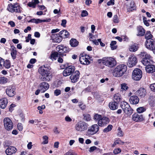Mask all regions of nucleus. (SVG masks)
Segmentation results:
<instances>
[{
    "label": "nucleus",
    "instance_id": "6ab92c4d",
    "mask_svg": "<svg viewBox=\"0 0 155 155\" xmlns=\"http://www.w3.org/2000/svg\"><path fill=\"white\" fill-rule=\"evenodd\" d=\"M51 38L53 42L59 43L62 40V39L60 34H52L51 35Z\"/></svg>",
    "mask_w": 155,
    "mask_h": 155
},
{
    "label": "nucleus",
    "instance_id": "58836bf2",
    "mask_svg": "<svg viewBox=\"0 0 155 155\" xmlns=\"http://www.w3.org/2000/svg\"><path fill=\"white\" fill-rule=\"evenodd\" d=\"M4 63L3 66L6 68H9L11 67V63L9 60H6L5 61H4Z\"/></svg>",
    "mask_w": 155,
    "mask_h": 155
},
{
    "label": "nucleus",
    "instance_id": "69168bd1",
    "mask_svg": "<svg viewBox=\"0 0 155 155\" xmlns=\"http://www.w3.org/2000/svg\"><path fill=\"white\" fill-rule=\"evenodd\" d=\"M65 120L67 122H71L72 121V119L68 116H67L65 117Z\"/></svg>",
    "mask_w": 155,
    "mask_h": 155
},
{
    "label": "nucleus",
    "instance_id": "bf43d9fd",
    "mask_svg": "<svg viewBox=\"0 0 155 155\" xmlns=\"http://www.w3.org/2000/svg\"><path fill=\"white\" fill-rule=\"evenodd\" d=\"M97 147L95 146H93L90 147L89 151L90 152H92L97 149Z\"/></svg>",
    "mask_w": 155,
    "mask_h": 155
},
{
    "label": "nucleus",
    "instance_id": "c03bdc74",
    "mask_svg": "<svg viewBox=\"0 0 155 155\" xmlns=\"http://www.w3.org/2000/svg\"><path fill=\"white\" fill-rule=\"evenodd\" d=\"M137 112L139 113H142L146 110V109L143 107L138 108L137 109Z\"/></svg>",
    "mask_w": 155,
    "mask_h": 155
},
{
    "label": "nucleus",
    "instance_id": "4be33fe9",
    "mask_svg": "<svg viewBox=\"0 0 155 155\" xmlns=\"http://www.w3.org/2000/svg\"><path fill=\"white\" fill-rule=\"evenodd\" d=\"M132 119L135 122H138L143 120V118L141 114L135 113L132 115Z\"/></svg>",
    "mask_w": 155,
    "mask_h": 155
},
{
    "label": "nucleus",
    "instance_id": "2f4dec72",
    "mask_svg": "<svg viewBox=\"0 0 155 155\" xmlns=\"http://www.w3.org/2000/svg\"><path fill=\"white\" fill-rule=\"evenodd\" d=\"M78 41L76 39L74 38L71 39L70 41V45L72 47L77 46L78 44Z\"/></svg>",
    "mask_w": 155,
    "mask_h": 155
},
{
    "label": "nucleus",
    "instance_id": "f8f14e48",
    "mask_svg": "<svg viewBox=\"0 0 155 155\" xmlns=\"http://www.w3.org/2000/svg\"><path fill=\"white\" fill-rule=\"evenodd\" d=\"M137 62V59L134 55H131L129 58L127 64L129 67L131 68L135 66Z\"/></svg>",
    "mask_w": 155,
    "mask_h": 155
},
{
    "label": "nucleus",
    "instance_id": "0eeeda50",
    "mask_svg": "<svg viewBox=\"0 0 155 155\" xmlns=\"http://www.w3.org/2000/svg\"><path fill=\"white\" fill-rule=\"evenodd\" d=\"M92 58L91 57L88 55L81 54L79 58L80 61L83 64L87 65L90 63L89 60H92Z\"/></svg>",
    "mask_w": 155,
    "mask_h": 155
},
{
    "label": "nucleus",
    "instance_id": "ddd939ff",
    "mask_svg": "<svg viewBox=\"0 0 155 155\" xmlns=\"http://www.w3.org/2000/svg\"><path fill=\"white\" fill-rule=\"evenodd\" d=\"M56 50L58 53L61 54L68 52L70 51V49L68 47L62 45H58L56 47Z\"/></svg>",
    "mask_w": 155,
    "mask_h": 155
},
{
    "label": "nucleus",
    "instance_id": "bb28decb",
    "mask_svg": "<svg viewBox=\"0 0 155 155\" xmlns=\"http://www.w3.org/2000/svg\"><path fill=\"white\" fill-rule=\"evenodd\" d=\"M109 107L111 110H115L118 107V103L115 101L111 102L109 103Z\"/></svg>",
    "mask_w": 155,
    "mask_h": 155
},
{
    "label": "nucleus",
    "instance_id": "13d9d810",
    "mask_svg": "<svg viewBox=\"0 0 155 155\" xmlns=\"http://www.w3.org/2000/svg\"><path fill=\"white\" fill-rule=\"evenodd\" d=\"M114 4V0H110V1L108 2L107 3V5L108 6L110 5H113Z\"/></svg>",
    "mask_w": 155,
    "mask_h": 155
},
{
    "label": "nucleus",
    "instance_id": "6e6d98bb",
    "mask_svg": "<svg viewBox=\"0 0 155 155\" xmlns=\"http://www.w3.org/2000/svg\"><path fill=\"white\" fill-rule=\"evenodd\" d=\"M4 60L0 57V68H2L4 65Z\"/></svg>",
    "mask_w": 155,
    "mask_h": 155
},
{
    "label": "nucleus",
    "instance_id": "39448f33",
    "mask_svg": "<svg viewBox=\"0 0 155 155\" xmlns=\"http://www.w3.org/2000/svg\"><path fill=\"white\" fill-rule=\"evenodd\" d=\"M88 126L87 123L83 121H80L76 124L75 129L78 131L82 132L87 130Z\"/></svg>",
    "mask_w": 155,
    "mask_h": 155
},
{
    "label": "nucleus",
    "instance_id": "774afa93",
    "mask_svg": "<svg viewBox=\"0 0 155 155\" xmlns=\"http://www.w3.org/2000/svg\"><path fill=\"white\" fill-rule=\"evenodd\" d=\"M31 28L30 27L28 26H27V28H26L24 30V32L25 33H27L28 32V31H30L31 30Z\"/></svg>",
    "mask_w": 155,
    "mask_h": 155
},
{
    "label": "nucleus",
    "instance_id": "e433bc0d",
    "mask_svg": "<svg viewBox=\"0 0 155 155\" xmlns=\"http://www.w3.org/2000/svg\"><path fill=\"white\" fill-rule=\"evenodd\" d=\"M59 54V53L57 52H54L51 54L50 56V58L52 60H55L56 59V58L58 57Z\"/></svg>",
    "mask_w": 155,
    "mask_h": 155
},
{
    "label": "nucleus",
    "instance_id": "09e8293b",
    "mask_svg": "<svg viewBox=\"0 0 155 155\" xmlns=\"http://www.w3.org/2000/svg\"><path fill=\"white\" fill-rule=\"evenodd\" d=\"M88 15V13L86 10H83L82 12L81 15L82 17L87 16Z\"/></svg>",
    "mask_w": 155,
    "mask_h": 155
},
{
    "label": "nucleus",
    "instance_id": "338daca9",
    "mask_svg": "<svg viewBox=\"0 0 155 155\" xmlns=\"http://www.w3.org/2000/svg\"><path fill=\"white\" fill-rule=\"evenodd\" d=\"M8 24L9 25H10L12 27H14L15 26V22L12 21H9Z\"/></svg>",
    "mask_w": 155,
    "mask_h": 155
},
{
    "label": "nucleus",
    "instance_id": "20e7f679",
    "mask_svg": "<svg viewBox=\"0 0 155 155\" xmlns=\"http://www.w3.org/2000/svg\"><path fill=\"white\" fill-rule=\"evenodd\" d=\"M7 10L11 12L20 13L22 8L18 3L10 4L8 5Z\"/></svg>",
    "mask_w": 155,
    "mask_h": 155
},
{
    "label": "nucleus",
    "instance_id": "f03ea898",
    "mask_svg": "<svg viewBox=\"0 0 155 155\" xmlns=\"http://www.w3.org/2000/svg\"><path fill=\"white\" fill-rule=\"evenodd\" d=\"M127 67L125 64H120L114 69L113 74L115 77H120L122 76L126 71Z\"/></svg>",
    "mask_w": 155,
    "mask_h": 155
},
{
    "label": "nucleus",
    "instance_id": "e2e57ef3",
    "mask_svg": "<svg viewBox=\"0 0 155 155\" xmlns=\"http://www.w3.org/2000/svg\"><path fill=\"white\" fill-rule=\"evenodd\" d=\"M26 41L27 42H28L30 40H31V34H28V36L26 38Z\"/></svg>",
    "mask_w": 155,
    "mask_h": 155
},
{
    "label": "nucleus",
    "instance_id": "72a5a7b5",
    "mask_svg": "<svg viewBox=\"0 0 155 155\" xmlns=\"http://www.w3.org/2000/svg\"><path fill=\"white\" fill-rule=\"evenodd\" d=\"M121 90L120 92L122 93H125L126 91L128 89V87L127 85L125 83H123L121 84Z\"/></svg>",
    "mask_w": 155,
    "mask_h": 155
},
{
    "label": "nucleus",
    "instance_id": "5701e85b",
    "mask_svg": "<svg viewBox=\"0 0 155 155\" xmlns=\"http://www.w3.org/2000/svg\"><path fill=\"white\" fill-rule=\"evenodd\" d=\"M145 69L147 73H153L155 71V65L152 64L147 65L145 67Z\"/></svg>",
    "mask_w": 155,
    "mask_h": 155
},
{
    "label": "nucleus",
    "instance_id": "0e129e2a",
    "mask_svg": "<svg viewBox=\"0 0 155 155\" xmlns=\"http://www.w3.org/2000/svg\"><path fill=\"white\" fill-rule=\"evenodd\" d=\"M67 23V21L65 19H63L62 21V22L61 23V25L64 27H65L66 26V24Z\"/></svg>",
    "mask_w": 155,
    "mask_h": 155
},
{
    "label": "nucleus",
    "instance_id": "f704fd0d",
    "mask_svg": "<svg viewBox=\"0 0 155 155\" xmlns=\"http://www.w3.org/2000/svg\"><path fill=\"white\" fill-rule=\"evenodd\" d=\"M121 100V97L120 94L117 93L115 94L114 96V101L119 103Z\"/></svg>",
    "mask_w": 155,
    "mask_h": 155
},
{
    "label": "nucleus",
    "instance_id": "2eb2a0df",
    "mask_svg": "<svg viewBox=\"0 0 155 155\" xmlns=\"http://www.w3.org/2000/svg\"><path fill=\"white\" fill-rule=\"evenodd\" d=\"M110 121L109 118L107 117H101L100 120L97 123L98 125L99 126H104L108 124Z\"/></svg>",
    "mask_w": 155,
    "mask_h": 155
},
{
    "label": "nucleus",
    "instance_id": "49530a36",
    "mask_svg": "<svg viewBox=\"0 0 155 155\" xmlns=\"http://www.w3.org/2000/svg\"><path fill=\"white\" fill-rule=\"evenodd\" d=\"M91 118L90 115L88 114H86L84 115V119L87 121H90Z\"/></svg>",
    "mask_w": 155,
    "mask_h": 155
},
{
    "label": "nucleus",
    "instance_id": "cd10ccee",
    "mask_svg": "<svg viewBox=\"0 0 155 155\" xmlns=\"http://www.w3.org/2000/svg\"><path fill=\"white\" fill-rule=\"evenodd\" d=\"M59 34L61 36V37L63 38H68L69 35V32L66 30H63L61 31L59 33Z\"/></svg>",
    "mask_w": 155,
    "mask_h": 155
},
{
    "label": "nucleus",
    "instance_id": "4468645a",
    "mask_svg": "<svg viewBox=\"0 0 155 155\" xmlns=\"http://www.w3.org/2000/svg\"><path fill=\"white\" fill-rule=\"evenodd\" d=\"M80 72L78 71H76L73 73L70 77L71 81L72 83L76 82L79 79Z\"/></svg>",
    "mask_w": 155,
    "mask_h": 155
},
{
    "label": "nucleus",
    "instance_id": "864d4df0",
    "mask_svg": "<svg viewBox=\"0 0 155 155\" xmlns=\"http://www.w3.org/2000/svg\"><path fill=\"white\" fill-rule=\"evenodd\" d=\"M113 21L115 23H117L119 22V20L117 15H115L114 16Z\"/></svg>",
    "mask_w": 155,
    "mask_h": 155
},
{
    "label": "nucleus",
    "instance_id": "ea45409f",
    "mask_svg": "<svg viewBox=\"0 0 155 155\" xmlns=\"http://www.w3.org/2000/svg\"><path fill=\"white\" fill-rule=\"evenodd\" d=\"M113 126L111 125H109L107 127L103 130V132L105 133L108 132L111 130Z\"/></svg>",
    "mask_w": 155,
    "mask_h": 155
},
{
    "label": "nucleus",
    "instance_id": "a211bd4d",
    "mask_svg": "<svg viewBox=\"0 0 155 155\" xmlns=\"http://www.w3.org/2000/svg\"><path fill=\"white\" fill-rule=\"evenodd\" d=\"M155 44L154 43V40L152 39L151 40H148L146 42V46L147 48L152 51L154 47Z\"/></svg>",
    "mask_w": 155,
    "mask_h": 155
},
{
    "label": "nucleus",
    "instance_id": "052dcab7",
    "mask_svg": "<svg viewBox=\"0 0 155 155\" xmlns=\"http://www.w3.org/2000/svg\"><path fill=\"white\" fill-rule=\"evenodd\" d=\"M150 88L152 91L155 92V83L151 84Z\"/></svg>",
    "mask_w": 155,
    "mask_h": 155
},
{
    "label": "nucleus",
    "instance_id": "7c9ffc66",
    "mask_svg": "<svg viewBox=\"0 0 155 155\" xmlns=\"http://www.w3.org/2000/svg\"><path fill=\"white\" fill-rule=\"evenodd\" d=\"M39 2L38 0H32L31 2H29L27 5L30 7L34 8L35 7L36 5L38 4Z\"/></svg>",
    "mask_w": 155,
    "mask_h": 155
},
{
    "label": "nucleus",
    "instance_id": "423d86ee",
    "mask_svg": "<svg viewBox=\"0 0 155 155\" xmlns=\"http://www.w3.org/2000/svg\"><path fill=\"white\" fill-rule=\"evenodd\" d=\"M121 107L124 112L128 115H130L133 113V110L129 105L126 102L121 103Z\"/></svg>",
    "mask_w": 155,
    "mask_h": 155
},
{
    "label": "nucleus",
    "instance_id": "79ce46f5",
    "mask_svg": "<svg viewBox=\"0 0 155 155\" xmlns=\"http://www.w3.org/2000/svg\"><path fill=\"white\" fill-rule=\"evenodd\" d=\"M117 43V42L115 41H112L110 44V46L111 49L112 50L116 49L117 48V46L115 45Z\"/></svg>",
    "mask_w": 155,
    "mask_h": 155
},
{
    "label": "nucleus",
    "instance_id": "5fc2aeb1",
    "mask_svg": "<svg viewBox=\"0 0 155 155\" xmlns=\"http://www.w3.org/2000/svg\"><path fill=\"white\" fill-rule=\"evenodd\" d=\"M121 142V141L120 140H117L115 141L114 142V143L112 145V147H114L116 145L120 144Z\"/></svg>",
    "mask_w": 155,
    "mask_h": 155
},
{
    "label": "nucleus",
    "instance_id": "393cba45",
    "mask_svg": "<svg viewBox=\"0 0 155 155\" xmlns=\"http://www.w3.org/2000/svg\"><path fill=\"white\" fill-rule=\"evenodd\" d=\"M8 104V100L6 98H2L0 100V107L4 109L6 106Z\"/></svg>",
    "mask_w": 155,
    "mask_h": 155
},
{
    "label": "nucleus",
    "instance_id": "a18cd8bd",
    "mask_svg": "<svg viewBox=\"0 0 155 155\" xmlns=\"http://www.w3.org/2000/svg\"><path fill=\"white\" fill-rule=\"evenodd\" d=\"M101 117L102 116L101 115L97 114H95L94 116V119L95 120L97 121L98 122V121L100 120V119H101Z\"/></svg>",
    "mask_w": 155,
    "mask_h": 155
},
{
    "label": "nucleus",
    "instance_id": "473e14b6",
    "mask_svg": "<svg viewBox=\"0 0 155 155\" xmlns=\"http://www.w3.org/2000/svg\"><path fill=\"white\" fill-rule=\"evenodd\" d=\"M140 57L142 59L151 58V56L146 52L143 51L141 52L140 54Z\"/></svg>",
    "mask_w": 155,
    "mask_h": 155
},
{
    "label": "nucleus",
    "instance_id": "c9c22d12",
    "mask_svg": "<svg viewBox=\"0 0 155 155\" xmlns=\"http://www.w3.org/2000/svg\"><path fill=\"white\" fill-rule=\"evenodd\" d=\"M138 48L137 45L134 44L131 45L129 48V50L131 52H135L136 51Z\"/></svg>",
    "mask_w": 155,
    "mask_h": 155
},
{
    "label": "nucleus",
    "instance_id": "680f3d73",
    "mask_svg": "<svg viewBox=\"0 0 155 155\" xmlns=\"http://www.w3.org/2000/svg\"><path fill=\"white\" fill-rule=\"evenodd\" d=\"M18 127L19 131H21L23 129V126L20 123H18Z\"/></svg>",
    "mask_w": 155,
    "mask_h": 155
},
{
    "label": "nucleus",
    "instance_id": "a878e982",
    "mask_svg": "<svg viewBox=\"0 0 155 155\" xmlns=\"http://www.w3.org/2000/svg\"><path fill=\"white\" fill-rule=\"evenodd\" d=\"M138 34L137 35L138 36H143L145 33V30L141 26H139L137 28Z\"/></svg>",
    "mask_w": 155,
    "mask_h": 155
},
{
    "label": "nucleus",
    "instance_id": "f3484780",
    "mask_svg": "<svg viewBox=\"0 0 155 155\" xmlns=\"http://www.w3.org/2000/svg\"><path fill=\"white\" fill-rule=\"evenodd\" d=\"M136 94L141 97H144L146 94L147 91L143 87H140L136 92Z\"/></svg>",
    "mask_w": 155,
    "mask_h": 155
},
{
    "label": "nucleus",
    "instance_id": "9d476101",
    "mask_svg": "<svg viewBox=\"0 0 155 155\" xmlns=\"http://www.w3.org/2000/svg\"><path fill=\"white\" fill-rule=\"evenodd\" d=\"M99 125L94 124L90 127L87 131L88 135H91L96 134L99 130Z\"/></svg>",
    "mask_w": 155,
    "mask_h": 155
},
{
    "label": "nucleus",
    "instance_id": "a19ab883",
    "mask_svg": "<svg viewBox=\"0 0 155 155\" xmlns=\"http://www.w3.org/2000/svg\"><path fill=\"white\" fill-rule=\"evenodd\" d=\"M8 81V79L5 77H0V84H4L6 83Z\"/></svg>",
    "mask_w": 155,
    "mask_h": 155
},
{
    "label": "nucleus",
    "instance_id": "3c124183",
    "mask_svg": "<svg viewBox=\"0 0 155 155\" xmlns=\"http://www.w3.org/2000/svg\"><path fill=\"white\" fill-rule=\"evenodd\" d=\"M54 94L56 96H58L61 93V91L60 90L57 89L54 91Z\"/></svg>",
    "mask_w": 155,
    "mask_h": 155
},
{
    "label": "nucleus",
    "instance_id": "4c0bfd02",
    "mask_svg": "<svg viewBox=\"0 0 155 155\" xmlns=\"http://www.w3.org/2000/svg\"><path fill=\"white\" fill-rule=\"evenodd\" d=\"M145 37L147 40H151L152 39L151 38L153 37V36L150 31H147L145 35Z\"/></svg>",
    "mask_w": 155,
    "mask_h": 155
},
{
    "label": "nucleus",
    "instance_id": "1a4fd4ad",
    "mask_svg": "<svg viewBox=\"0 0 155 155\" xmlns=\"http://www.w3.org/2000/svg\"><path fill=\"white\" fill-rule=\"evenodd\" d=\"M4 125L5 128L8 130H12L13 124L11 120L8 117H5L3 120Z\"/></svg>",
    "mask_w": 155,
    "mask_h": 155
},
{
    "label": "nucleus",
    "instance_id": "b1692460",
    "mask_svg": "<svg viewBox=\"0 0 155 155\" xmlns=\"http://www.w3.org/2000/svg\"><path fill=\"white\" fill-rule=\"evenodd\" d=\"M139 99L138 97L135 95L132 96L130 97L129 99L130 103L133 104H136L139 102Z\"/></svg>",
    "mask_w": 155,
    "mask_h": 155
},
{
    "label": "nucleus",
    "instance_id": "c85d7f7f",
    "mask_svg": "<svg viewBox=\"0 0 155 155\" xmlns=\"http://www.w3.org/2000/svg\"><path fill=\"white\" fill-rule=\"evenodd\" d=\"M11 56L13 59H15L16 57L17 51L16 50V48L14 46H12L11 47Z\"/></svg>",
    "mask_w": 155,
    "mask_h": 155
},
{
    "label": "nucleus",
    "instance_id": "37998d69",
    "mask_svg": "<svg viewBox=\"0 0 155 155\" xmlns=\"http://www.w3.org/2000/svg\"><path fill=\"white\" fill-rule=\"evenodd\" d=\"M51 21L50 19H48L47 20H42L40 19H36V24H38L42 22H49Z\"/></svg>",
    "mask_w": 155,
    "mask_h": 155
},
{
    "label": "nucleus",
    "instance_id": "f257e3e1",
    "mask_svg": "<svg viewBox=\"0 0 155 155\" xmlns=\"http://www.w3.org/2000/svg\"><path fill=\"white\" fill-rule=\"evenodd\" d=\"M51 68L47 65H44L40 67L38 69L39 73L41 76L40 79L42 81H49L52 77V74L50 71Z\"/></svg>",
    "mask_w": 155,
    "mask_h": 155
},
{
    "label": "nucleus",
    "instance_id": "4d7b16f0",
    "mask_svg": "<svg viewBox=\"0 0 155 155\" xmlns=\"http://www.w3.org/2000/svg\"><path fill=\"white\" fill-rule=\"evenodd\" d=\"M65 155H77V154L74 152L69 151L66 153Z\"/></svg>",
    "mask_w": 155,
    "mask_h": 155
},
{
    "label": "nucleus",
    "instance_id": "8fccbe9b",
    "mask_svg": "<svg viewBox=\"0 0 155 155\" xmlns=\"http://www.w3.org/2000/svg\"><path fill=\"white\" fill-rule=\"evenodd\" d=\"M118 132L117 133L118 136L120 137H122L123 136V133L122 131L121 130L120 128L119 127L118 129Z\"/></svg>",
    "mask_w": 155,
    "mask_h": 155
},
{
    "label": "nucleus",
    "instance_id": "412c9836",
    "mask_svg": "<svg viewBox=\"0 0 155 155\" xmlns=\"http://www.w3.org/2000/svg\"><path fill=\"white\" fill-rule=\"evenodd\" d=\"M49 87V85L46 82H43L39 84V88L42 93L45 92Z\"/></svg>",
    "mask_w": 155,
    "mask_h": 155
},
{
    "label": "nucleus",
    "instance_id": "7ed1b4c3",
    "mask_svg": "<svg viewBox=\"0 0 155 155\" xmlns=\"http://www.w3.org/2000/svg\"><path fill=\"white\" fill-rule=\"evenodd\" d=\"M103 64L110 68H113L117 64L115 60L112 57L103 58Z\"/></svg>",
    "mask_w": 155,
    "mask_h": 155
},
{
    "label": "nucleus",
    "instance_id": "603ef678",
    "mask_svg": "<svg viewBox=\"0 0 155 155\" xmlns=\"http://www.w3.org/2000/svg\"><path fill=\"white\" fill-rule=\"evenodd\" d=\"M121 152V150L119 148L115 149L113 151V153L115 154H117Z\"/></svg>",
    "mask_w": 155,
    "mask_h": 155
},
{
    "label": "nucleus",
    "instance_id": "aec40b11",
    "mask_svg": "<svg viewBox=\"0 0 155 155\" xmlns=\"http://www.w3.org/2000/svg\"><path fill=\"white\" fill-rule=\"evenodd\" d=\"M17 150V149L15 147L8 146L5 150V153L7 155H12L15 153Z\"/></svg>",
    "mask_w": 155,
    "mask_h": 155
},
{
    "label": "nucleus",
    "instance_id": "9b49d317",
    "mask_svg": "<svg viewBox=\"0 0 155 155\" xmlns=\"http://www.w3.org/2000/svg\"><path fill=\"white\" fill-rule=\"evenodd\" d=\"M75 67L73 66H69L66 67L63 73L64 76L66 77L74 73Z\"/></svg>",
    "mask_w": 155,
    "mask_h": 155
},
{
    "label": "nucleus",
    "instance_id": "c756f323",
    "mask_svg": "<svg viewBox=\"0 0 155 155\" xmlns=\"http://www.w3.org/2000/svg\"><path fill=\"white\" fill-rule=\"evenodd\" d=\"M151 58H143L141 60L142 63L144 65H148L151 63L152 62V60L151 59Z\"/></svg>",
    "mask_w": 155,
    "mask_h": 155
},
{
    "label": "nucleus",
    "instance_id": "6e6552de",
    "mask_svg": "<svg viewBox=\"0 0 155 155\" xmlns=\"http://www.w3.org/2000/svg\"><path fill=\"white\" fill-rule=\"evenodd\" d=\"M142 76V72L141 70L138 68L134 69L132 73V78L135 81H139Z\"/></svg>",
    "mask_w": 155,
    "mask_h": 155
},
{
    "label": "nucleus",
    "instance_id": "dca6fc26",
    "mask_svg": "<svg viewBox=\"0 0 155 155\" xmlns=\"http://www.w3.org/2000/svg\"><path fill=\"white\" fill-rule=\"evenodd\" d=\"M6 93L7 94L9 97L14 96L15 93V89L14 86H10L6 89Z\"/></svg>",
    "mask_w": 155,
    "mask_h": 155
},
{
    "label": "nucleus",
    "instance_id": "de8ad7c7",
    "mask_svg": "<svg viewBox=\"0 0 155 155\" xmlns=\"http://www.w3.org/2000/svg\"><path fill=\"white\" fill-rule=\"evenodd\" d=\"M43 141L42 143L44 144H47L48 143V137L47 136H44L43 137Z\"/></svg>",
    "mask_w": 155,
    "mask_h": 155
}]
</instances>
